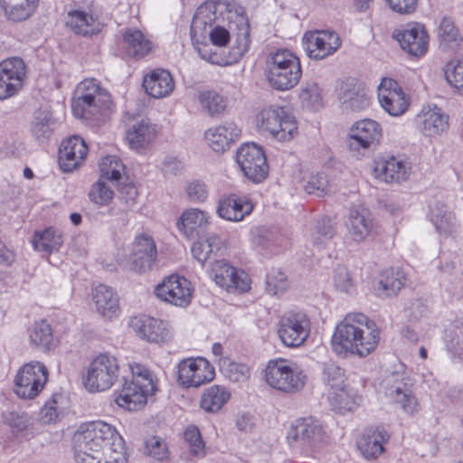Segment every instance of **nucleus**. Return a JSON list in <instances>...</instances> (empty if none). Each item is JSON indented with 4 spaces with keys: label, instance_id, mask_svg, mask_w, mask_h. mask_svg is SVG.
<instances>
[{
    "label": "nucleus",
    "instance_id": "22",
    "mask_svg": "<svg viewBox=\"0 0 463 463\" xmlns=\"http://www.w3.org/2000/svg\"><path fill=\"white\" fill-rule=\"evenodd\" d=\"M378 99L383 109L391 116L402 115L409 101L398 82L392 79H384L379 86Z\"/></svg>",
    "mask_w": 463,
    "mask_h": 463
},
{
    "label": "nucleus",
    "instance_id": "36",
    "mask_svg": "<svg viewBox=\"0 0 463 463\" xmlns=\"http://www.w3.org/2000/svg\"><path fill=\"white\" fill-rule=\"evenodd\" d=\"M430 221L439 236L444 238L454 236L459 231V223L447 205L436 203L431 208Z\"/></svg>",
    "mask_w": 463,
    "mask_h": 463
},
{
    "label": "nucleus",
    "instance_id": "15",
    "mask_svg": "<svg viewBox=\"0 0 463 463\" xmlns=\"http://www.w3.org/2000/svg\"><path fill=\"white\" fill-rule=\"evenodd\" d=\"M392 37L408 54L421 57L429 48V34L425 26L419 23H410L393 32Z\"/></svg>",
    "mask_w": 463,
    "mask_h": 463
},
{
    "label": "nucleus",
    "instance_id": "56",
    "mask_svg": "<svg viewBox=\"0 0 463 463\" xmlns=\"http://www.w3.org/2000/svg\"><path fill=\"white\" fill-rule=\"evenodd\" d=\"M288 276L280 269H272L266 277V291L279 295L288 288Z\"/></svg>",
    "mask_w": 463,
    "mask_h": 463
},
{
    "label": "nucleus",
    "instance_id": "8",
    "mask_svg": "<svg viewBox=\"0 0 463 463\" xmlns=\"http://www.w3.org/2000/svg\"><path fill=\"white\" fill-rule=\"evenodd\" d=\"M265 379L274 389L293 392L303 388L306 375L297 366L280 359L269 362L265 369Z\"/></svg>",
    "mask_w": 463,
    "mask_h": 463
},
{
    "label": "nucleus",
    "instance_id": "9",
    "mask_svg": "<svg viewBox=\"0 0 463 463\" xmlns=\"http://www.w3.org/2000/svg\"><path fill=\"white\" fill-rule=\"evenodd\" d=\"M49 372L41 362L25 364L14 379V392L22 399H34L44 388Z\"/></svg>",
    "mask_w": 463,
    "mask_h": 463
},
{
    "label": "nucleus",
    "instance_id": "20",
    "mask_svg": "<svg viewBox=\"0 0 463 463\" xmlns=\"http://www.w3.org/2000/svg\"><path fill=\"white\" fill-rule=\"evenodd\" d=\"M156 255V246L151 236L147 234L137 236L128 258V267L135 272H145L152 268Z\"/></svg>",
    "mask_w": 463,
    "mask_h": 463
},
{
    "label": "nucleus",
    "instance_id": "17",
    "mask_svg": "<svg viewBox=\"0 0 463 463\" xmlns=\"http://www.w3.org/2000/svg\"><path fill=\"white\" fill-rule=\"evenodd\" d=\"M413 125L421 135L435 137L449 128V117L437 105L428 104L415 116Z\"/></svg>",
    "mask_w": 463,
    "mask_h": 463
},
{
    "label": "nucleus",
    "instance_id": "33",
    "mask_svg": "<svg viewBox=\"0 0 463 463\" xmlns=\"http://www.w3.org/2000/svg\"><path fill=\"white\" fill-rule=\"evenodd\" d=\"M327 400L332 410L345 414L356 409L362 402V396L356 389L343 385L333 391H328Z\"/></svg>",
    "mask_w": 463,
    "mask_h": 463
},
{
    "label": "nucleus",
    "instance_id": "59",
    "mask_svg": "<svg viewBox=\"0 0 463 463\" xmlns=\"http://www.w3.org/2000/svg\"><path fill=\"white\" fill-rule=\"evenodd\" d=\"M184 439L187 442L190 452L197 457L205 454L204 442L202 439L200 430L195 426H189L184 431Z\"/></svg>",
    "mask_w": 463,
    "mask_h": 463
},
{
    "label": "nucleus",
    "instance_id": "37",
    "mask_svg": "<svg viewBox=\"0 0 463 463\" xmlns=\"http://www.w3.org/2000/svg\"><path fill=\"white\" fill-rule=\"evenodd\" d=\"M339 101L344 111H360L370 105L365 90L353 83H344L339 91Z\"/></svg>",
    "mask_w": 463,
    "mask_h": 463
},
{
    "label": "nucleus",
    "instance_id": "13",
    "mask_svg": "<svg viewBox=\"0 0 463 463\" xmlns=\"http://www.w3.org/2000/svg\"><path fill=\"white\" fill-rule=\"evenodd\" d=\"M194 288L184 277L172 274L155 288L156 296L162 301L179 307H186L193 298Z\"/></svg>",
    "mask_w": 463,
    "mask_h": 463
},
{
    "label": "nucleus",
    "instance_id": "35",
    "mask_svg": "<svg viewBox=\"0 0 463 463\" xmlns=\"http://www.w3.org/2000/svg\"><path fill=\"white\" fill-rule=\"evenodd\" d=\"M406 281L404 272L399 268H389L382 271L374 291L379 298L396 296Z\"/></svg>",
    "mask_w": 463,
    "mask_h": 463
},
{
    "label": "nucleus",
    "instance_id": "31",
    "mask_svg": "<svg viewBox=\"0 0 463 463\" xmlns=\"http://www.w3.org/2000/svg\"><path fill=\"white\" fill-rule=\"evenodd\" d=\"M151 394L131 380L124 379L121 389L115 398V402L128 411H137L147 402Z\"/></svg>",
    "mask_w": 463,
    "mask_h": 463
},
{
    "label": "nucleus",
    "instance_id": "10",
    "mask_svg": "<svg viewBox=\"0 0 463 463\" xmlns=\"http://www.w3.org/2000/svg\"><path fill=\"white\" fill-rule=\"evenodd\" d=\"M385 395L392 399L406 414L413 415L420 411V403L406 382L404 373L393 372L382 383Z\"/></svg>",
    "mask_w": 463,
    "mask_h": 463
},
{
    "label": "nucleus",
    "instance_id": "14",
    "mask_svg": "<svg viewBox=\"0 0 463 463\" xmlns=\"http://www.w3.org/2000/svg\"><path fill=\"white\" fill-rule=\"evenodd\" d=\"M214 376V368L203 357L184 359L177 365V383L184 388L199 387Z\"/></svg>",
    "mask_w": 463,
    "mask_h": 463
},
{
    "label": "nucleus",
    "instance_id": "29",
    "mask_svg": "<svg viewBox=\"0 0 463 463\" xmlns=\"http://www.w3.org/2000/svg\"><path fill=\"white\" fill-rule=\"evenodd\" d=\"M409 165L395 156L380 158L375 161L374 175L385 183H399L408 179L410 175Z\"/></svg>",
    "mask_w": 463,
    "mask_h": 463
},
{
    "label": "nucleus",
    "instance_id": "28",
    "mask_svg": "<svg viewBox=\"0 0 463 463\" xmlns=\"http://www.w3.org/2000/svg\"><path fill=\"white\" fill-rule=\"evenodd\" d=\"M241 133L239 127L231 121L208 128L204 137L213 151L224 152L230 148L232 143L238 140Z\"/></svg>",
    "mask_w": 463,
    "mask_h": 463
},
{
    "label": "nucleus",
    "instance_id": "5",
    "mask_svg": "<svg viewBox=\"0 0 463 463\" xmlns=\"http://www.w3.org/2000/svg\"><path fill=\"white\" fill-rule=\"evenodd\" d=\"M256 122L261 135H269L281 142L291 140L298 131L294 118L280 107L262 109L257 115Z\"/></svg>",
    "mask_w": 463,
    "mask_h": 463
},
{
    "label": "nucleus",
    "instance_id": "21",
    "mask_svg": "<svg viewBox=\"0 0 463 463\" xmlns=\"http://www.w3.org/2000/svg\"><path fill=\"white\" fill-rule=\"evenodd\" d=\"M382 137L380 125L373 119H363L352 126L348 133L350 150L360 151L375 145Z\"/></svg>",
    "mask_w": 463,
    "mask_h": 463
},
{
    "label": "nucleus",
    "instance_id": "18",
    "mask_svg": "<svg viewBox=\"0 0 463 463\" xmlns=\"http://www.w3.org/2000/svg\"><path fill=\"white\" fill-rule=\"evenodd\" d=\"M340 45V38L335 32H308L303 37L305 51L310 58L315 60L326 58L335 52Z\"/></svg>",
    "mask_w": 463,
    "mask_h": 463
},
{
    "label": "nucleus",
    "instance_id": "48",
    "mask_svg": "<svg viewBox=\"0 0 463 463\" xmlns=\"http://www.w3.org/2000/svg\"><path fill=\"white\" fill-rule=\"evenodd\" d=\"M336 232L335 222L328 216L317 219L310 232V241L317 247H323Z\"/></svg>",
    "mask_w": 463,
    "mask_h": 463
},
{
    "label": "nucleus",
    "instance_id": "34",
    "mask_svg": "<svg viewBox=\"0 0 463 463\" xmlns=\"http://www.w3.org/2000/svg\"><path fill=\"white\" fill-rule=\"evenodd\" d=\"M389 438L390 435L382 427L370 429L364 432L357 446L365 458L373 459L383 452V444Z\"/></svg>",
    "mask_w": 463,
    "mask_h": 463
},
{
    "label": "nucleus",
    "instance_id": "25",
    "mask_svg": "<svg viewBox=\"0 0 463 463\" xmlns=\"http://www.w3.org/2000/svg\"><path fill=\"white\" fill-rule=\"evenodd\" d=\"M87 153L88 146L81 137L72 136L63 140L59 148L61 169L63 172H71L76 169L82 164Z\"/></svg>",
    "mask_w": 463,
    "mask_h": 463
},
{
    "label": "nucleus",
    "instance_id": "3",
    "mask_svg": "<svg viewBox=\"0 0 463 463\" xmlns=\"http://www.w3.org/2000/svg\"><path fill=\"white\" fill-rule=\"evenodd\" d=\"M110 104V94L100 87L99 82L95 79H87L79 84L71 109L75 117L90 120L101 116Z\"/></svg>",
    "mask_w": 463,
    "mask_h": 463
},
{
    "label": "nucleus",
    "instance_id": "61",
    "mask_svg": "<svg viewBox=\"0 0 463 463\" xmlns=\"http://www.w3.org/2000/svg\"><path fill=\"white\" fill-rule=\"evenodd\" d=\"M224 374L234 383H245L250 376V370L245 364L231 362L223 368Z\"/></svg>",
    "mask_w": 463,
    "mask_h": 463
},
{
    "label": "nucleus",
    "instance_id": "16",
    "mask_svg": "<svg viewBox=\"0 0 463 463\" xmlns=\"http://www.w3.org/2000/svg\"><path fill=\"white\" fill-rule=\"evenodd\" d=\"M26 74L24 61L13 57L0 63V99H6L15 95L23 86Z\"/></svg>",
    "mask_w": 463,
    "mask_h": 463
},
{
    "label": "nucleus",
    "instance_id": "1",
    "mask_svg": "<svg viewBox=\"0 0 463 463\" xmlns=\"http://www.w3.org/2000/svg\"><path fill=\"white\" fill-rule=\"evenodd\" d=\"M380 334L375 323L363 313H348L337 324L332 336L334 352L340 356L348 354L365 357L377 346Z\"/></svg>",
    "mask_w": 463,
    "mask_h": 463
},
{
    "label": "nucleus",
    "instance_id": "26",
    "mask_svg": "<svg viewBox=\"0 0 463 463\" xmlns=\"http://www.w3.org/2000/svg\"><path fill=\"white\" fill-rule=\"evenodd\" d=\"M133 330L149 343H163L169 336L165 322L148 316L135 317L130 321Z\"/></svg>",
    "mask_w": 463,
    "mask_h": 463
},
{
    "label": "nucleus",
    "instance_id": "42",
    "mask_svg": "<svg viewBox=\"0 0 463 463\" xmlns=\"http://www.w3.org/2000/svg\"><path fill=\"white\" fill-rule=\"evenodd\" d=\"M66 24L75 33L81 35H92L99 32V23L91 14L75 10L68 14Z\"/></svg>",
    "mask_w": 463,
    "mask_h": 463
},
{
    "label": "nucleus",
    "instance_id": "52",
    "mask_svg": "<svg viewBox=\"0 0 463 463\" xmlns=\"http://www.w3.org/2000/svg\"><path fill=\"white\" fill-rule=\"evenodd\" d=\"M345 371L337 364L332 361L322 364V381L329 387V391L345 385Z\"/></svg>",
    "mask_w": 463,
    "mask_h": 463
},
{
    "label": "nucleus",
    "instance_id": "63",
    "mask_svg": "<svg viewBox=\"0 0 463 463\" xmlns=\"http://www.w3.org/2000/svg\"><path fill=\"white\" fill-rule=\"evenodd\" d=\"M4 422L16 431H22L31 424V417L24 411H10L4 414Z\"/></svg>",
    "mask_w": 463,
    "mask_h": 463
},
{
    "label": "nucleus",
    "instance_id": "24",
    "mask_svg": "<svg viewBox=\"0 0 463 463\" xmlns=\"http://www.w3.org/2000/svg\"><path fill=\"white\" fill-rule=\"evenodd\" d=\"M345 226L347 240L354 243L364 241L375 232L373 220L365 209L350 210Z\"/></svg>",
    "mask_w": 463,
    "mask_h": 463
},
{
    "label": "nucleus",
    "instance_id": "32",
    "mask_svg": "<svg viewBox=\"0 0 463 463\" xmlns=\"http://www.w3.org/2000/svg\"><path fill=\"white\" fill-rule=\"evenodd\" d=\"M177 225L187 238L194 239L206 234L209 215L203 211L192 208L183 213Z\"/></svg>",
    "mask_w": 463,
    "mask_h": 463
},
{
    "label": "nucleus",
    "instance_id": "49",
    "mask_svg": "<svg viewBox=\"0 0 463 463\" xmlns=\"http://www.w3.org/2000/svg\"><path fill=\"white\" fill-rule=\"evenodd\" d=\"M199 103L203 110L211 117H219L226 109V100L215 91H203L199 94Z\"/></svg>",
    "mask_w": 463,
    "mask_h": 463
},
{
    "label": "nucleus",
    "instance_id": "64",
    "mask_svg": "<svg viewBox=\"0 0 463 463\" xmlns=\"http://www.w3.org/2000/svg\"><path fill=\"white\" fill-rule=\"evenodd\" d=\"M250 24L248 20L243 19V24L236 38V45L233 47L234 55L241 57L250 48Z\"/></svg>",
    "mask_w": 463,
    "mask_h": 463
},
{
    "label": "nucleus",
    "instance_id": "55",
    "mask_svg": "<svg viewBox=\"0 0 463 463\" xmlns=\"http://www.w3.org/2000/svg\"><path fill=\"white\" fill-rule=\"evenodd\" d=\"M114 196L113 190L107 184L106 180L99 179L89 192L90 200L97 205L107 206Z\"/></svg>",
    "mask_w": 463,
    "mask_h": 463
},
{
    "label": "nucleus",
    "instance_id": "54",
    "mask_svg": "<svg viewBox=\"0 0 463 463\" xmlns=\"http://www.w3.org/2000/svg\"><path fill=\"white\" fill-rule=\"evenodd\" d=\"M282 236L275 227L260 226L254 231L253 241L261 248H269L273 245H279Z\"/></svg>",
    "mask_w": 463,
    "mask_h": 463
},
{
    "label": "nucleus",
    "instance_id": "41",
    "mask_svg": "<svg viewBox=\"0 0 463 463\" xmlns=\"http://www.w3.org/2000/svg\"><path fill=\"white\" fill-rule=\"evenodd\" d=\"M156 136V126L149 119H141L128 131L127 139L131 148L138 150L148 146Z\"/></svg>",
    "mask_w": 463,
    "mask_h": 463
},
{
    "label": "nucleus",
    "instance_id": "45",
    "mask_svg": "<svg viewBox=\"0 0 463 463\" xmlns=\"http://www.w3.org/2000/svg\"><path fill=\"white\" fill-rule=\"evenodd\" d=\"M29 341L32 346L43 351L53 348L54 338L51 325L45 320L35 322L29 330Z\"/></svg>",
    "mask_w": 463,
    "mask_h": 463
},
{
    "label": "nucleus",
    "instance_id": "53",
    "mask_svg": "<svg viewBox=\"0 0 463 463\" xmlns=\"http://www.w3.org/2000/svg\"><path fill=\"white\" fill-rule=\"evenodd\" d=\"M100 179L118 181L124 172L125 166L120 159L115 156H108L99 163Z\"/></svg>",
    "mask_w": 463,
    "mask_h": 463
},
{
    "label": "nucleus",
    "instance_id": "23",
    "mask_svg": "<svg viewBox=\"0 0 463 463\" xmlns=\"http://www.w3.org/2000/svg\"><path fill=\"white\" fill-rule=\"evenodd\" d=\"M119 46L126 58L135 61L144 59L153 50V43L149 37L137 28H128L123 31Z\"/></svg>",
    "mask_w": 463,
    "mask_h": 463
},
{
    "label": "nucleus",
    "instance_id": "12",
    "mask_svg": "<svg viewBox=\"0 0 463 463\" xmlns=\"http://www.w3.org/2000/svg\"><path fill=\"white\" fill-rule=\"evenodd\" d=\"M236 162L243 175L253 183H261L268 176L269 166L262 148L247 143L238 149Z\"/></svg>",
    "mask_w": 463,
    "mask_h": 463
},
{
    "label": "nucleus",
    "instance_id": "27",
    "mask_svg": "<svg viewBox=\"0 0 463 463\" xmlns=\"http://www.w3.org/2000/svg\"><path fill=\"white\" fill-rule=\"evenodd\" d=\"M292 433L295 440L310 449H315L325 439V430L322 424L313 417L296 420Z\"/></svg>",
    "mask_w": 463,
    "mask_h": 463
},
{
    "label": "nucleus",
    "instance_id": "19",
    "mask_svg": "<svg viewBox=\"0 0 463 463\" xmlns=\"http://www.w3.org/2000/svg\"><path fill=\"white\" fill-rule=\"evenodd\" d=\"M209 273L213 280L221 288H236L241 291H247L250 288L249 276L224 260L213 262Z\"/></svg>",
    "mask_w": 463,
    "mask_h": 463
},
{
    "label": "nucleus",
    "instance_id": "50",
    "mask_svg": "<svg viewBox=\"0 0 463 463\" xmlns=\"http://www.w3.org/2000/svg\"><path fill=\"white\" fill-rule=\"evenodd\" d=\"M132 374L131 381L145 389V392L153 395L156 390V379L154 373L145 365L134 363L129 364Z\"/></svg>",
    "mask_w": 463,
    "mask_h": 463
},
{
    "label": "nucleus",
    "instance_id": "40",
    "mask_svg": "<svg viewBox=\"0 0 463 463\" xmlns=\"http://www.w3.org/2000/svg\"><path fill=\"white\" fill-rule=\"evenodd\" d=\"M196 238L197 241L193 243L191 251L193 257L203 265L221 250L222 241L216 233H207Z\"/></svg>",
    "mask_w": 463,
    "mask_h": 463
},
{
    "label": "nucleus",
    "instance_id": "39",
    "mask_svg": "<svg viewBox=\"0 0 463 463\" xmlns=\"http://www.w3.org/2000/svg\"><path fill=\"white\" fill-rule=\"evenodd\" d=\"M92 299L102 317H112L119 310L118 295L106 285L100 284L92 289Z\"/></svg>",
    "mask_w": 463,
    "mask_h": 463
},
{
    "label": "nucleus",
    "instance_id": "2",
    "mask_svg": "<svg viewBox=\"0 0 463 463\" xmlns=\"http://www.w3.org/2000/svg\"><path fill=\"white\" fill-rule=\"evenodd\" d=\"M73 443L80 448H90L94 453L103 449L121 451L125 447V441L117 430L101 420L82 424L73 435Z\"/></svg>",
    "mask_w": 463,
    "mask_h": 463
},
{
    "label": "nucleus",
    "instance_id": "38",
    "mask_svg": "<svg viewBox=\"0 0 463 463\" xmlns=\"http://www.w3.org/2000/svg\"><path fill=\"white\" fill-rule=\"evenodd\" d=\"M143 87L148 95L160 99L173 91L174 80L167 71L155 70L144 78Z\"/></svg>",
    "mask_w": 463,
    "mask_h": 463
},
{
    "label": "nucleus",
    "instance_id": "30",
    "mask_svg": "<svg viewBox=\"0 0 463 463\" xmlns=\"http://www.w3.org/2000/svg\"><path fill=\"white\" fill-rule=\"evenodd\" d=\"M253 210V204L245 197L231 194L219 201L217 213L222 219L240 222Z\"/></svg>",
    "mask_w": 463,
    "mask_h": 463
},
{
    "label": "nucleus",
    "instance_id": "7",
    "mask_svg": "<svg viewBox=\"0 0 463 463\" xmlns=\"http://www.w3.org/2000/svg\"><path fill=\"white\" fill-rule=\"evenodd\" d=\"M216 19L215 6L204 4L198 7L191 24V38L199 42L200 39L210 37L215 46H225L230 40V33L224 27L213 26Z\"/></svg>",
    "mask_w": 463,
    "mask_h": 463
},
{
    "label": "nucleus",
    "instance_id": "6",
    "mask_svg": "<svg viewBox=\"0 0 463 463\" xmlns=\"http://www.w3.org/2000/svg\"><path fill=\"white\" fill-rule=\"evenodd\" d=\"M118 359L108 354H99L90 363L83 383L90 392L109 390L118 377Z\"/></svg>",
    "mask_w": 463,
    "mask_h": 463
},
{
    "label": "nucleus",
    "instance_id": "51",
    "mask_svg": "<svg viewBox=\"0 0 463 463\" xmlns=\"http://www.w3.org/2000/svg\"><path fill=\"white\" fill-rule=\"evenodd\" d=\"M52 125L53 120L51 113L47 110L40 109L34 113L32 133L39 141H43L52 135Z\"/></svg>",
    "mask_w": 463,
    "mask_h": 463
},
{
    "label": "nucleus",
    "instance_id": "43",
    "mask_svg": "<svg viewBox=\"0 0 463 463\" xmlns=\"http://www.w3.org/2000/svg\"><path fill=\"white\" fill-rule=\"evenodd\" d=\"M39 0H0V8L8 20L20 22L29 18Z\"/></svg>",
    "mask_w": 463,
    "mask_h": 463
},
{
    "label": "nucleus",
    "instance_id": "57",
    "mask_svg": "<svg viewBox=\"0 0 463 463\" xmlns=\"http://www.w3.org/2000/svg\"><path fill=\"white\" fill-rule=\"evenodd\" d=\"M448 82L463 94V61H451L445 71Z\"/></svg>",
    "mask_w": 463,
    "mask_h": 463
},
{
    "label": "nucleus",
    "instance_id": "62",
    "mask_svg": "<svg viewBox=\"0 0 463 463\" xmlns=\"http://www.w3.org/2000/svg\"><path fill=\"white\" fill-rule=\"evenodd\" d=\"M299 98L303 104L313 108H318L321 104V90L315 82L307 83L302 88Z\"/></svg>",
    "mask_w": 463,
    "mask_h": 463
},
{
    "label": "nucleus",
    "instance_id": "4",
    "mask_svg": "<svg viewBox=\"0 0 463 463\" xmlns=\"http://www.w3.org/2000/svg\"><path fill=\"white\" fill-rule=\"evenodd\" d=\"M302 75L299 59L286 49L270 53L267 60V78L269 84L278 90L294 88Z\"/></svg>",
    "mask_w": 463,
    "mask_h": 463
},
{
    "label": "nucleus",
    "instance_id": "46",
    "mask_svg": "<svg viewBox=\"0 0 463 463\" xmlns=\"http://www.w3.org/2000/svg\"><path fill=\"white\" fill-rule=\"evenodd\" d=\"M438 39L441 48L449 50L458 48L463 42L458 29L449 17L441 19L438 27Z\"/></svg>",
    "mask_w": 463,
    "mask_h": 463
},
{
    "label": "nucleus",
    "instance_id": "60",
    "mask_svg": "<svg viewBox=\"0 0 463 463\" xmlns=\"http://www.w3.org/2000/svg\"><path fill=\"white\" fill-rule=\"evenodd\" d=\"M146 451L148 456L158 461H164L169 455L166 443L161 438L156 436L146 440Z\"/></svg>",
    "mask_w": 463,
    "mask_h": 463
},
{
    "label": "nucleus",
    "instance_id": "47",
    "mask_svg": "<svg viewBox=\"0 0 463 463\" xmlns=\"http://www.w3.org/2000/svg\"><path fill=\"white\" fill-rule=\"evenodd\" d=\"M230 396V392L225 387L221 385L210 386L202 395L201 408L208 412H216L228 402Z\"/></svg>",
    "mask_w": 463,
    "mask_h": 463
},
{
    "label": "nucleus",
    "instance_id": "44",
    "mask_svg": "<svg viewBox=\"0 0 463 463\" xmlns=\"http://www.w3.org/2000/svg\"><path fill=\"white\" fill-rule=\"evenodd\" d=\"M63 243L62 234L53 228H47L41 232H35L33 245V248L47 255L58 251Z\"/></svg>",
    "mask_w": 463,
    "mask_h": 463
},
{
    "label": "nucleus",
    "instance_id": "58",
    "mask_svg": "<svg viewBox=\"0 0 463 463\" xmlns=\"http://www.w3.org/2000/svg\"><path fill=\"white\" fill-rule=\"evenodd\" d=\"M308 194L322 197L327 194L328 179L324 173H317L311 175L304 186Z\"/></svg>",
    "mask_w": 463,
    "mask_h": 463
},
{
    "label": "nucleus",
    "instance_id": "11",
    "mask_svg": "<svg viewBox=\"0 0 463 463\" xmlns=\"http://www.w3.org/2000/svg\"><path fill=\"white\" fill-rule=\"evenodd\" d=\"M309 333L310 320L304 312L289 311L279 319L278 334L286 346H300L305 343Z\"/></svg>",
    "mask_w": 463,
    "mask_h": 463
}]
</instances>
